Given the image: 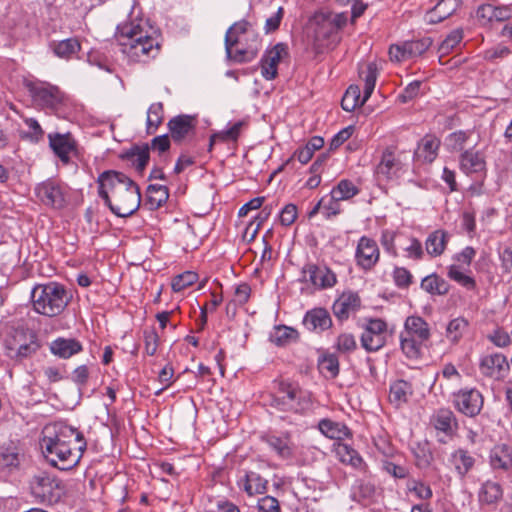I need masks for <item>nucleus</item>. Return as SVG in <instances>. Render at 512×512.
<instances>
[{"label": "nucleus", "instance_id": "nucleus-21", "mask_svg": "<svg viewBox=\"0 0 512 512\" xmlns=\"http://www.w3.org/2000/svg\"><path fill=\"white\" fill-rule=\"evenodd\" d=\"M303 325L309 331L322 332L332 326V319L326 309L314 308L306 312L303 318Z\"/></svg>", "mask_w": 512, "mask_h": 512}, {"label": "nucleus", "instance_id": "nucleus-35", "mask_svg": "<svg viewBox=\"0 0 512 512\" xmlns=\"http://www.w3.org/2000/svg\"><path fill=\"white\" fill-rule=\"evenodd\" d=\"M50 48L57 57L68 59L80 51L81 45L76 38H68L51 42Z\"/></svg>", "mask_w": 512, "mask_h": 512}, {"label": "nucleus", "instance_id": "nucleus-60", "mask_svg": "<svg viewBox=\"0 0 512 512\" xmlns=\"http://www.w3.org/2000/svg\"><path fill=\"white\" fill-rule=\"evenodd\" d=\"M467 133L463 131H457L450 134L447 138V145L451 150L461 151L466 147L468 141Z\"/></svg>", "mask_w": 512, "mask_h": 512}, {"label": "nucleus", "instance_id": "nucleus-53", "mask_svg": "<svg viewBox=\"0 0 512 512\" xmlns=\"http://www.w3.org/2000/svg\"><path fill=\"white\" fill-rule=\"evenodd\" d=\"M377 79V68L374 63H369L364 77L363 101H367L374 91Z\"/></svg>", "mask_w": 512, "mask_h": 512}, {"label": "nucleus", "instance_id": "nucleus-63", "mask_svg": "<svg viewBox=\"0 0 512 512\" xmlns=\"http://www.w3.org/2000/svg\"><path fill=\"white\" fill-rule=\"evenodd\" d=\"M259 512H280L279 501L272 496H264L258 500Z\"/></svg>", "mask_w": 512, "mask_h": 512}, {"label": "nucleus", "instance_id": "nucleus-54", "mask_svg": "<svg viewBox=\"0 0 512 512\" xmlns=\"http://www.w3.org/2000/svg\"><path fill=\"white\" fill-rule=\"evenodd\" d=\"M198 279V275L193 271H186L173 278L171 286L173 291L180 292L185 288L194 284Z\"/></svg>", "mask_w": 512, "mask_h": 512}, {"label": "nucleus", "instance_id": "nucleus-47", "mask_svg": "<svg viewBox=\"0 0 512 512\" xmlns=\"http://www.w3.org/2000/svg\"><path fill=\"white\" fill-rule=\"evenodd\" d=\"M365 102L366 101H363V95L361 96V91H360L359 86L351 85L346 90V92L342 98L341 106L345 111L351 112L356 107L364 105Z\"/></svg>", "mask_w": 512, "mask_h": 512}, {"label": "nucleus", "instance_id": "nucleus-9", "mask_svg": "<svg viewBox=\"0 0 512 512\" xmlns=\"http://www.w3.org/2000/svg\"><path fill=\"white\" fill-rule=\"evenodd\" d=\"M386 337V322L379 318L369 319L364 326V330L361 335V346L367 352L378 351L385 345Z\"/></svg>", "mask_w": 512, "mask_h": 512}, {"label": "nucleus", "instance_id": "nucleus-40", "mask_svg": "<svg viewBox=\"0 0 512 512\" xmlns=\"http://www.w3.org/2000/svg\"><path fill=\"white\" fill-rule=\"evenodd\" d=\"M299 334L297 330L284 325L274 328L270 335V340L277 346H286L298 340Z\"/></svg>", "mask_w": 512, "mask_h": 512}, {"label": "nucleus", "instance_id": "nucleus-44", "mask_svg": "<svg viewBox=\"0 0 512 512\" xmlns=\"http://www.w3.org/2000/svg\"><path fill=\"white\" fill-rule=\"evenodd\" d=\"M39 348L37 336H30L29 342L18 345L15 350L8 351L7 355L13 360L22 361L35 354Z\"/></svg>", "mask_w": 512, "mask_h": 512}, {"label": "nucleus", "instance_id": "nucleus-6", "mask_svg": "<svg viewBox=\"0 0 512 512\" xmlns=\"http://www.w3.org/2000/svg\"><path fill=\"white\" fill-rule=\"evenodd\" d=\"M72 299L70 292L58 282L36 285L31 291L33 309L47 317L60 315Z\"/></svg>", "mask_w": 512, "mask_h": 512}, {"label": "nucleus", "instance_id": "nucleus-56", "mask_svg": "<svg viewBox=\"0 0 512 512\" xmlns=\"http://www.w3.org/2000/svg\"><path fill=\"white\" fill-rule=\"evenodd\" d=\"M319 369L323 373H328L330 377H335L339 373L338 357L334 354L324 355L319 360Z\"/></svg>", "mask_w": 512, "mask_h": 512}, {"label": "nucleus", "instance_id": "nucleus-57", "mask_svg": "<svg viewBox=\"0 0 512 512\" xmlns=\"http://www.w3.org/2000/svg\"><path fill=\"white\" fill-rule=\"evenodd\" d=\"M432 44L430 38H423L416 41L406 43V49L409 57L420 56L429 49Z\"/></svg>", "mask_w": 512, "mask_h": 512}, {"label": "nucleus", "instance_id": "nucleus-7", "mask_svg": "<svg viewBox=\"0 0 512 512\" xmlns=\"http://www.w3.org/2000/svg\"><path fill=\"white\" fill-rule=\"evenodd\" d=\"M312 395L299 385L281 382L278 391L272 397L271 406L281 412L306 414L312 409Z\"/></svg>", "mask_w": 512, "mask_h": 512}, {"label": "nucleus", "instance_id": "nucleus-43", "mask_svg": "<svg viewBox=\"0 0 512 512\" xmlns=\"http://www.w3.org/2000/svg\"><path fill=\"white\" fill-rule=\"evenodd\" d=\"M468 321L464 317H457L452 319L447 327L445 336L449 342L456 344L460 341L468 328Z\"/></svg>", "mask_w": 512, "mask_h": 512}, {"label": "nucleus", "instance_id": "nucleus-19", "mask_svg": "<svg viewBox=\"0 0 512 512\" xmlns=\"http://www.w3.org/2000/svg\"><path fill=\"white\" fill-rule=\"evenodd\" d=\"M361 306V300L357 293L345 292L333 304V313L340 319L345 320L351 313L356 312Z\"/></svg>", "mask_w": 512, "mask_h": 512}, {"label": "nucleus", "instance_id": "nucleus-25", "mask_svg": "<svg viewBox=\"0 0 512 512\" xmlns=\"http://www.w3.org/2000/svg\"><path fill=\"white\" fill-rule=\"evenodd\" d=\"M439 146L440 141L435 136L426 135L418 143L414 157L418 161L431 163L437 157Z\"/></svg>", "mask_w": 512, "mask_h": 512}, {"label": "nucleus", "instance_id": "nucleus-41", "mask_svg": "<svg viewBox=\"0 0 512 512\" xmlns=\"http://www.w3.org/2000/svg\"><path fill=\"white\" fill-rule=\"evenodd\" d=\"M164 118V108L161 102L152 103L147 111L146 132L154 134L162 124Z\"/></svg>", "mask_w": 512, "mask_h": 512}, {"label": "nucleus", "instance_id": "nucleus-32", "mask_svg": "<svg viewBox=\"0 0 512 512\" xmlns=\"http://www.w3.org/2000/svg\"><path fill=\"white\" fill-rule=\"evenodd\" d=\"M400 168V162L395 158L393 152L389 149L383 152L380 163L376 167L378 177L384 179L392 178Z\"/></svg>", "mask_w": 512, "mask_h": 512}, {"label": "nucleus", "instance_id": "nucleus-39", "mask_svg": "<svg viewBox=\"0 0 512 512\" xmlns=\"http://www.w3.org/2000/svg\"><path fill=\"white\" fill-rule=\"evenodd\" d=\"M451 462L454 465L457 473L461 477H464L474 466L475 459L468 453V451L458 449L452 453Z\"/></svg>", "mask_w": 512, "mask_h": 512}, {"label": "nucleus", "instance_id": "nucleus-5", "mask_svg": "<svg viewBox=\"0 0 512 512\" xmlns=\"http://www.w3.org/2000/svg\"><path fill=\"white\" fill-rule=\"evenodd\" d=\"M227 58L235 62H250L260 50L259 35L246 20L234 23L225 34Z\"/></svg>", "mask_w": 512, "mask_h": 512}, {"label": "nucleus", "instance_id": "nucleus-20", "mask_svg": "<svg viewBox=\"0 0 512 512\" xmlns=\"http://www.w3.org/2000/svg\"><path fill=\"white\" fill-rule=\"evenodd\" d=\"M50 352L61 359H69L73 355L80 353L83 346L75 338L58 337L49 345Z\"/></svg>", "mask_w": 512, "mask_h": 512}, {"label": "nucleus", "instance_id": "nucleus-3", "mask_svg": "<svg viewBox=\"0 0 512 512\" xmlns=\"http://www.w3.org/2000/svg\"><path fill=\"white\" fill-rule=\"evenodd\" d=\"M116 39L122 52L135 62H147L159 53V42L150 35L142 19L137 23L130 22L119 25Z\"/></svg>", "mask_w": 512, "mask_h": 512}, {"label": "nucleus", "instance_id": "nucleus-29", "mask_svg": "<svg viewBox=\"0 0 512 512\" xmlns=\"http://www.w3.org/2000/svg\"><path fill=\"white\" fill-rule=\"evenodd\" d=\"M320 432L330 439L341 440L351 435L350 430L346 425L340 422H335L330 419H322L318 424Z\"/></svg>", "mask_w": 512, "mask_h": 512}, {"label": "nucleus", "instance_id": "nucleus-34", "mask_svg": "<svg viewBox=\"0 0 512 512\" xmlns=\"http://www.w3.org/2000/svg\"><path fill=\"white\" fill-rule=\"evenodd\" d=\"M460 167L466 174L478 173L484 170L485 161L478 152L466 150L461 155Z\"/></svg>", "mask_w": 512, "mask_h": 512}, {"label": "nucleus", "instance_id": "nucleus-26", "mask_svg": "<svg viewBox=\"0 0 512 512\" xmlns=\"http://www.w3.org/2000/svg\"><path fill=\"white\" fill-rule=\"evenodd\" d=\"M334 452L340 462L351 465L355 469L365 470L366 465L362 457L351 446L342 443H334Z\"/></svg>", "mask_w": 512, "mask_h": 512}, {"label": "nucleus", "instance_id": "nucleus-62", "mask_svg": "<svg viewBox=\"0 0 512 512\" xmlns=\"http://www.w3.org/2000/svg\"><path fill=\"white\" fill-rule=\"evenodd\" d=\"M336 347L341 352H351L356 348V341L352 334L343 333L338 336Z\"/></svg>", "mask_w": 512, "mask_h": 512}, {"label": "nucleus", "instance_id": "nucleus-8", "mask_svg": "<svg viewBox=\"0 0 512 512\" xmlns=\"http://www.w3.org/2000/svg\"><path fill=\"white\" fill-rule=\"evenodd\" d=\"M30 490L35 499L48 504L57 503L64 492L61 482L47 472H39L31 478Z\"/></svg>", "mask_w": 512, "mask_h": 512}, {"label": "nucleus", "instance_id": "nucleus-13", "mask_svg": "<svg viewBox=\"0 0 512 512\" xmlns=\"http://www.w3.org/2000/svg\"><path fill=\"white\" fill-rule=\"evenodd\" d=\"M26 87L32 97L45 107L53 109L63 101V94L57 86L43 82H29Z\"/></svg>", "mask_w": 512, "mask_h": 512}, {"label": "nucleus", "instance_id": "nucleus-28", "mask_svg": "<svg viewBox=\"0 0 512 512\" xmlns=\"http://www.w3.org/2000/svg\"><path fill=\"white\" fill-rule=\"evenodd\" d=\"M405 331L403 333L418 338L420 342H425L430 337L428 323L419 316H409L405 321Z\"/></svg>", "mask_w": 512, "mask_h": 512}, {"label": "nucleus", "instance_id": "nucleus-64", "mask_svg": "<svg viewBox=\"0 0 512 512\" xmlns=\"http://www.w3.org/2000/svg\"><path fill=\"white\" fill-rule=\"evenodd\" d=\"M353 131L354 127L348 126L340 130L337 134H335L330 142V150H334L340 147L345 141H347L352 136Z\"/></svg>", "mask_w": 512, "mask_h": 512}, {"label": "nucleus", "instance_id": "nucleus-1", "mask_svg": "<svg viewBox=\"0 0 512 512\" xmlns=\"http://www.w3.org/2000/svg\"><path fill=\"white\" fill-rule=\"evenodd\" d=\"M86 445L83 434L65 423H51L42 430V453L52 466L60 470H69L76 466Z\"/></svg>", "mask_w": 512, "mask_h": 512}, {"label": "nucleus", "instance_id": "nucleus-18", "mask_svg": "<svg viewBox=\"0 0 512 512\" xmlns=\"http://www.w3.org/2000/svg\"><path fill=\"white\" fill-rule=\"evenodd\" d=\"M22 459L21 449L15 443L0 446V472L12 473L19 468Z\"/></svg>", "mask_w": 512, "mask_h": 512}, {"label": "nucleus", "instance_id": "nucleus-23", "mask_svg": "<svg viewBox=\"0 0 512 512\" xmlns=\"http://www.w3.org/2000/svg\"><path fill=\"white\" fill-rule=\"evenodd\" d=\"M461 4V0H440L430 11L425 14V21L429 24H437L450 17Z\"/></svg>", "mask_w": 512, "mask_h": 512}, {"label": "nucleus", "instance_id": "nucleus-15", "mask_svg": "<svg viewBox=\"0 0 512 512\" xmlns=\"http://www.w3.org/2000/svg\"><path fill=\"white\" fill-rule=\"evenodd\" d=\"M380 251L376 241L362 236L357 244L355 260L363 270H371L379 261Z\"/></svg>", "mask_w": 512, "mask_h": 512}, {"label": "nucleus", "instance_id": "nucleus-36", "mask_svg": "<svg viewBox=\"0 0 512 512\" xmlns=\"http://www.w3.org/2000/svg\"><path fill=\"white\" fill-rule=\"evenodd\" d=\"M168 189L162 185H149L147 188L145 205L150 210H156L161 207L168 199Z\"/></svg>", "mask_w": 512, "mask_h": 512}, {"label": "nucleus", "instance_id": "nucleus-2", "mask_svg": "<svg viewBox=\"0 0 512 512\" xmlns=\"http://www.w3.org/2000/svg\"><path fill=\"white\" fill-rule=\"evenodd\" d=\"M97 183L99 196L116 216L129 217L139 209V186L124 173L104 171L98 176Z\"/></svg>", "mask_w": 512, "mask_h": 512}, {"label": "nucleus", "instance_id": "nucleus-52", "mask_svg": "<svg viewBox=\"0 0 512 512\" xmlns=\"http://www.w3.org/2000/svg\"><path fill=\"white\" fill-rule=\"evenodd\" d=\"M407 490L421 500H428L433 493L429 485L416 479H410L406 484Z\"/></svg>", "mask_w": 512, "mask_h": 512}, {"label": "nucleus", "instance_id": "nucleus-45", "mask_svg": "<svg viewBox=\"0 0 512 512\" xmlns=\"http://www.w3.org/2000/svg\"><path fill=\"white\" fill-rule=\"evenodd\" d=\"M138 172H142L149 161V145L142 147L136 146L125 154Z\"/></svg>", "mask_w": 512, "mask_h": 512}, {"label": "nucleus", "instance_id": "nucleus-22", "mask_svg": "<svg viewBox=\"0 0 512 512\" xmlns=\"http://www.w3.org/2000/svg\"><path fill=\"white\" fill-rule=\"evenodd\" d=\"M433 427L447 436H452L458 429L456 416L450 409L441 408L431 417Z\"/></svg>", "mask_w": 512, "mask_h": 512}, {"label": "nucleus", "instance_id": "nucleus-51", "mask_svg": "<svg viewBox=\"0 0 512 512\" xmlns=\"http://www.w3.org/2000/svg\"><path fill=\"white\" fill-rule=\"evenodd\" d=\"M463 39V30L457 28L451 31L439 46V52L444 55L454 50Z\"/></svg>", "mask_w": 512, "mask_h": 512}, {"label": "nucleus", "instance_id": "nucleus-12", "mask_svg": "<svg viewBox=\"0 0 512 512\" xmlns=\"http://www.w3.org/2000/svg\"><path fill=\"white\" fill-rule=\"evenodd\" d=\"M35 192L39 200L47 206L61 209L66 203V187L54 180L37 185Z\"/></svg>", "mask_w": 512, "mask_h": 512}, {"label": "nucleus", "instance_id": "nucleus-61", "mask_svg": "<svg viewBox=\"0 0 512 512\" xmlns=\"http://www.w3.org/2000/svg\"><path fill=\"white\" fill-rule=\"evenodd\" d=\"M394 283L399 288H408L412 283L413 276L404 267H396L393 271Z\"/></svg>", "mask_w": 512, "mask_h": 512}, {"label": "nucleus", "instance_id": "nucleus-55", "mask_svg": "<svg viewBox=\"0 0 512 512\" xmlns=\"http://www.w3.org/2000/svg\"><path fill=\"white\" fill-rule=\"evenodd\" d=\"M448 276L468 290H473L476 286L475 280L462 272L456 265L450 266Z\"/></svg>", "mask_w": 512, "mask_h": 512}, {"label": "nucleus", "instance_id": "nucleus-46", "mask_svg": "<svg viewBox=\"0 0 512 512\" xmlns=\"http://www.w3.org/2000/svg\"><path fill=\"white\" fill-rule=\"evenodd\" d=\"M360 192L359 188L350 180L342 179L331 190V195L341 201H347Z\"/></svg>", "mask_w": 512, "mask_h": 512}, {"label": "nucleus", "instance_id": "nucleus-37", "mask_svg": "<svg viewBox=\"0 0 512 512\" xmlns=\"http://www.w3.org/2000/svg\"><path fill=\"white\" fill-rule=\"evenodd\" d=\"M421 288L432 295H445L449 291V284L446 280L433 273L422 279Z\"/></svg>", "mask_w": 512, "mask_h": 512}, {"label": "nucleus", "instance_id": "nucleus-24", "mask_svg": "<svg viewBox=\"0 0 512 512\" xmlns=\"http://www.w3.org/2000/svg\"><path fill=\"white\" fill-rule=\"evenodd\" d=\"M49 144L53 152L64 162H68L69 154L75 148V142L70 133L66 134H49Z\"/></svg>", "mask_w": 512, "mask_h": 512}, {"label": "nucleus", "instance_id": "nucleus-27", "mask_svg": "<svg viewBox=\"0 0 512 512\" xmlns=\"http://www.w3.org/2000/svg\"><path fill=\"white\" fill-rule=\"evenodd\" d=\"M490 464L494 470L512 471V447L496 445L490 452Z\"/></svg>", "mask_w": 512, "mask_h": 512}, {"label": "nucleus", "instance_id": "nucleus-59", "mask_svg": "<svg viewBox=\"0 0 512 512\" xmlns=\"http://www.w3.org/2000/svg\"><path fill=\"white\" fill-rule=\"evenodd\" d=\"M145 353L149 356L156 354L159 345V335L154 329L144 331Z\"/></svg>", "mask_w": 512, "mask_h": 512}, {"label": "nucleus", "instance_id": "nucleus-48", "mask_svg": "<svg viewBox=\"0 0 512 512\" xmlns=\"http://www.w3.org/2000/svg\"><path fill=\"white\" fill-rule=\"evenodd\" d=\"M401 349L409 358H417L420 355L421 344L418 338L411 335L401 333Z\"/></svg>", "mask_w": 512, "mask_h": 512}, {"label": "nucleus", "instance_id": "nucleus-58", "mask_svg": "<svg viewBox=\"0 0 512 512\" xmlns=\"http://www.w3.org/2000/svg\"><path fill=\"white\" fill-rule=\"evenodd\" d=\"M323 198H324L323 215L327 219L341 213V211H342L341 204L338 199H335L336 197H333L330 193L329 196H325Z\"/></svg>", "mask_w": 512, "mask_h": 512}, {"label": "nucleus", "instance_id": "nucleus-10", "mask_svg": "<svg viewBox=\"0 0 512 512\" xmlns=\"http://www.w3.org/2000/svg\"><path fill=\"white\" fill-rule=\"evenodd\" d=\"M452 402L460 413L468 417H475L482 410L484 399L477 389L471 388L453 393Z\"/></svg>", "mask_w": 512, "mask_h": 512}, {"label": "nucleus", "instance_id": "nucleus-17", "mask_svg": "<svg viewBox=\"0 0 512 512\" xmlns=\"http://www.w3.org/2000/svg\"><path fill=\"white\" fill-rule=\"evenodd\" d=\"M288 54L287 46L278 43L266 51L261 59V75L266 80H272L277 76V66L281 59Z\"/></svg>", "mask_w": 512, "mask_h": 512}, {"label": "nucleus", "instance_id": "nucleus-14", "mask_svg": "<svg viewBox=\"0 0 512 512\" xmlns=\"http://www.w3.org/2000/svg\"><path fill=\"white\" fill-rule=\"evenodd\" d=\"M303 279L310 282L317 289H327L333 287L336 282V275L327 266H318L316 264H306L302 268Z\"/></svg>", "mask_w": 512, "mask_h": 512}, {"label": "nucleus", "instance_id": "nucleus-49", "mask_svg": "<svg viewBox=\"0 0 512 512\" xmlns=\"http://www.w3.org/2000/svg\"><path fill=\"white\" fill-rule=\"evenodd\" d=\"M245 126V121H237L231 127L214 133V138H218V140L222 142H236L239 139Z\"/></svg>", "mask_w": 512, "mask_h": 512}, {"label": "nucleus", "instance_id": "nucleus-11", "mask_svg": "<svg viewBox=\"0 0 512 512\" xmlns=\"http://www.w3.org/2000/svg\"><path fill=\"white\" fill-rule=\"evenodd\" d=\"M197 118L193 115L180 114L172 117L167 127L170 136L175 143H182L194 137L197 128Z\"/></svg>", "mask_w": 512, "mask_h": 512}, {"label": "nucleus", "instance_id": "nucleus-42", "mask_svg": "<svg viewBox=\"0 0 512 512\" xmlns=\"http://www.w3.org/2000/svg\"><path fill=\"white\" fill-rule=\"evenodd\" d=\"M243 489L249 496L262 494L266 492L267 481L256 472H249L245 475Z\"/></svg>", "mask_w": 512, "mask_h": 512}, {"label": "nucleus", "instance_id": "nucleus-33", "mask_svg": "<svg viewBox=\"0 0 512 512\" xmlns=\"http://www.w3.org/2000/svg\"><path fill=\"white\" fill-rule=\"evenodd\" d=\"M449 234L444 230H436L432 232L426 239L425 247L429 255L440 256L447 245Z\"/></svg>", "mask_w": 512, "mask_h": 512}, {"label": "nucleus", "instance_id": "nucleus-38", "mask_svg": "<svg viewBox=\"0 0 512 512\" xmlns=\"http://www.w3.org/2000/svg\"><path fill=\"white\" fill-rule=\"evenodd\" d=\"M265 442L281 458L287 459L292 456L293 449L288 436L268 435L265 437Z\"/></svg>", "mask_w": 512, "mask_h": 512}, {"label": "nucleus", "instance_id": "nucleus-30", "mask_svg": "<svg viewBox=\"0 0 512 512\" xmlns=\"http://www.w3.org/2000/svg\"><path fill=\"white\" fill-rule=\"evenodd\" d=\"M503 497V489L498 482L485 481L478 493V499L481 504L493 505L498 503Z\"/></svg>", "mask_w": 512, "mask_h": 512}, {"label": "nucleus", "instance_id": "nucleus-31", "mask_svg": "<svg viewBox=\"0 0 512 512\" xmlns=\"http://www.w3.org/2000/svg\"><path fill=\"white\" fill-rule=\"evenodd\" d=\"M412 385L405 380H397L390 385L389 400L396 407L408 402L412 395Z\"/></svg>", "mask_w": 512, "mask_h": 512}, {"label": "nucleus", "instance_id": "nucleus-50", "mask_svg": "<svg viewBox=\"0 0 512 512\" xmlns=\"http://www.w3.org/2000/svg\"><path fill=\"white\" fill-rule=\"evenodd\" d=\"M30 336H36V334L24 328H18L13 331L10 338L6 340V349L7 352L11 350H15L18 345L25 344V342H29Z\"/></svg>", "mask_w": 512, "mask_h": 512}, {"label": "nucleus", "instance_id": "nucleus-16", "mask_svg": "<svg viewBox=\"0 0 512 512\" xmlns=\"http://www.w3.org/2000/svg\"><path fill=\"white\" fill-rule=\"evenodd\" d=\"M480 370L483 375L500 381L509 374L510 365L505 355L493 353L481 359Z\"/></svg>", "mask_w": 512, "mask_h": 512}, {"label": "nucleus", "instance_id": "nucleus-4", "mask_svg": "<svg viewBox=\"0 0 512 512\" xmlns=\"http://www.w3.org/2000/svg\"><path fill=\"white\" fill-rule=\"evenodd\" d=\"M347 21L346 13H316L307 32L308 46L315 54L334 49L341 40L340 30Z\"/></svg>", "mask_w": 512, "mask_h": 512}]
</instances>
